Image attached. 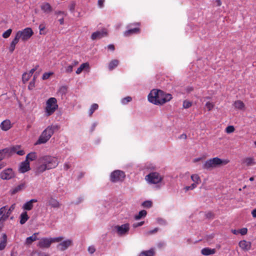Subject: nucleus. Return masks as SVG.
Instances as JSON below:
<instances>
[{
  "label": "nucleus",
  "mask_w": 256,
  "mask_h": 256,
  "mask_svg": "<svg viewBox=\"0 0 256 256\" xmlns=\"http://www.w3.org/2000/svg\"><path fill=\"white\" fill-rule=\"evenodd\" d=\"M229 162L230 160H222L218 157H216L206 160L203 164L202 168L207 170H212L219 166L225 165Z\"/></svg>",
  "instance_id": "nucleus-1"
},
{
  "label": "nucleus",
  "mask_w": 256,
  "mask_h": 256,
  "mask_svg": "<svg viewBox=\"0 0 256 256\" xmlns=\"http://www.w3.org/2000/svg\"><path fill=\"white\" fill-rule=\"evenodd\" d=\"M140 24L138 22L129 24L126 26L128 30L124 32V36L126 37H128L132 34H139L140 32Z\"/></svg>",
  "instance_id": "nucleus-2"
},
{
  "label": "nucleus",
  "mask_w": 256,
  "mask_h": 256,
  "mask_svg": "<svg viewBox=\"0 0 256 256\" xmlns=\"http://www.w3.org/2000/svg\"><path fill=\"white\" fill-rule=\"evenodd\" d=\"M34 32L30 28H26L22 30L18 31L16 36L20 40L22 39V41H26L30 38L32 36Z\"/></svg>",
  "instance_id": "nucleus-3"
},
{
  "label": "nucleus",
  "mask_w": 256,
  "mask_h": 256,
  "mask_svg": "<svg viewBox=\"0 0 256 256\" xmlns=\"http://www.w3.org/2000/svg\"><path fill=\"white\" fill-rule=\"evenodd\" d=\"M126 177L125 174L124 172L120 170H116L110 174V180L113 182H122Z\"/></svg>",
  "instance_id": "nucleus-4"
},
{
  "label": "nucleus",
  "mask_w": 256,
  "mask_h": 256,
  "mask_svg": "<svg viewBox=\"0 0 256 256\" xmlns=\"http://www.w3.org/2000/svg\"><path fill=\"white\" fill-rule=\"evenodd\" d=\"M148 100L156 105H162L169 102L172 97H148Z\"/></svg>",
  "instance_id": "nucleus-5"
},
{
  "label": "nucleus",
  "mask_w": 256,
  "mask_h": 256,
  "mask_svg": "<svg viewBox=\"0 0 256 256\" xmlns=\"http://www.w3.org/2000/svg\"><path fill=\"white\" fill-rule=\"evenodd\" d=\"M146 179L152 184H156L162 181V178L158 172H152L146 176Z\"/></svg>",
  "instance_id": "nucleus-6"
},
{
  "label": "nucleus",
  "mask_w": 256,
  "mask_h": 256,
  "mask_svg": "<svg viewBox=\"0 0 256 256\" xmlns=\"http://www.w3.org/2000/svg\"><path fill=\"white\" fill-rule=\"evenodd\" d=\"M15 177V173L11 168L2 170L0 174V178L4 180H10Z\"/></svg>",
  "instance_id": "nucleus-7"
},
{
  "label": "nucleus",
  "mask_w": 256,
  "mask_h": 256,
  "mask_svg": "<svg viewBox=\"0 0 256 256\" xmlns=\"http://www.w3.org/2000/svg\"><path fill=\"white\" fill-rule=\"evenodd\" d=\"M58 108L57 100L54 97L49 98V116L52 114Z\"/></svg>",
  "instance_id": "nucleus-8"
},
{
  "label": "nucleus",
  "mask_w": 256,
  "mask_h": 256,
  "mask_svg": "<svg viewBox=\"0 0 256 256\" xmlns=\"http://www.w3.org/2000/svg\"><path fill=\"white\" fill-rule=\"evenodd\" d=\"M114 228L116 230L118 234L119 235H123L128 233V232L130 230V224L126 223L122 226H116Z\"/></svg>",
  "instance_id": "nucleus-9"
},
{
  "label": "nucleus",
  "mask_w": 256,
  "mask_h": 256,
  "mask_svg": "<svg viewBox=\"0 0 256 256\" xmlns=\"http://www.w3.org/2000/svg\"><path fill=\"white\" fill-rule=\"evenodd\" d=\"M107 36V32L106 30H102L100 31H96L92 34L91 38L92 40L100 39Z\"/></svg>",
  "instance_id": "nucleus-10"
},
{
  "label": "nucleus",
  "mask_w": 256,
  "mask_h": 256,
  "mask_svg": "<svg viewBox=\"0 0 256 256\" xmlns=\"http://www.w3.org/2000/svg\"><path fill=\"white\" fill-rule=\"evenodd\" d=\"M238 246L242 250L247 252L251 249L252 243L246 240H242L238 242Z\"/></svg>",
  "instance_id": "nucleus-11"
},
{
  "label": "nucleus",
  "mask_w": 256,
  "mask_h": 256,
  "mask_svg": "<svg viewBox=\"0 0 256 256\" xmlns=\"http://www.w3.org/2000/svg\"><path fill=\"white\" fill-rule=\"evenodd\" d=\"M148 96H172V95L170 94L164 93L160 90L153 89L150 92Z\"/></svg>",
  "instance_id": "nucleus-12"
},
{
  "label": "nucleus",
  "mask_w": 256,
  "mask_h": 256,
  "mask_svg": "<svg viewBox=\"0 0 256 256\" xmlns=\"http://www.w3.org/2000/svg\"><path fill=\"white\" fill-rule=\"evenodd\" d=\"M47 129H45L39 137L38 141L35 143L34 145L40 144H42L46 143L48 140V135H47Z\"/></svg>",
  "instance_id": "nucleus-13"
},
{
  "label": "nucleus",
  "mask_w": 256,
  "mask_h": 256,
  "mask_svg": "<svg viewBox=\"0 0 256 256\" xmlns=\"http://www.w3.org/2000/svg\"><path fill=\"white\" fill-rule=\"evenodd\" d=\"M30 162L28 160H26L20 163L19 171L22 173H24L29 170H30Z\"/></svg>",
  "instance_id": "nucleus-14"
},
{
  "label": "nucleus",
  "mask_w": 256,
  "mask_h": 256,
  "mask_svg": "<svg viewBox=\"0 0 256 256\" xmlns=\"http://www.w3.org/2000/svg\"><path fill=\"white\" fill-rule=\"evenodd\" d=\"M72 240H66L64 241L63 242L59 244L57 246V248L58 250L64 251L67 249L68 246L72 245Z\"/></svg>",
  "instance_id": "nucleus-15"
},
{
  "label": "nucleus",
  "mask_w": 256,
  "mask_h": 256,
  "mask_svg": "<svg viewBox=\"0 0 256 256\" xmlns=\"http://www.w3.org/2000/svg\"><path fill=\"white\" fill-rule=\"evenodd\" d=\"M175 91L177 92L178 94H187L188 92L193 90L192 88H185L184 87H178L176 86L175 89Z\"/></svg>",
  "instance_id": "nucleus-16"
},
{
  "label": "nucleus",
  "mask_w": 256,
  "mask_h": 256,
  "mask_svg": "<svg viewBox=\"0 0 256 256\" xmlns=\"http://www.w3.org/2000/svg\"><path fill=\"white\" fill-rule=\"evenodd\" d=\"M26 188V184L23 182L19 184L18 186L12 188L10 190V194L11 195L15 194H16L22 190Z\"/></svg>",
  "instance_id": "nucleus-17"
},
{
  "label": "nucleus",
  "mask_w": 256,
  "mask_h": 256,
  "mask_svg": "<svg viewBox=\"0 0 256 256\" xmlns=\"http://www.w3.org/2000/svg\"><path fill=\"white\" fill-rule=\"evenodd\" d=\"M38 234V233L36 232L32 236L27 238L24 244L28 246H30L34 242L38 240L36 236Z\"/></svg>",
  "instance_id": "nucleus-18"
},
{
  "label": "nucleus",
  "mask_w": 256,
  "mask_h": 256,
  "mask_svg": "<svg viewBox=\"0 0 256 256\" xmlns=\"http://www.w3.org/2000/svg\"><path fill=\"white\" fill-rule=\"evenodd\" d=\"M37 202V200L36 199H32L29 200L28 202H27L26 203H25L22 208L26 210H31L33 208V204L34 202Z\"/></svg>",
  "instance_id": "nucleus-19"
},
{
  "label": "nucleus",
  "mask_w": 256,
  "mask_h": 256,
  "mask_svg": "<svg viewBox=\"0 0 256 256\" xmlns=\"http://www.w3.org/2000/svg\"><path fill=\"white\" fill-rule=\"evenodd\" d=\"M0 128L4 131L8 130L11 128V123L10 120H6L3 121L0 124Z\"/></svg>",
  "instance_id": "nucleus-20"
},
{
  "label": "nucleus",
  "mask_w": 256,
  "mask_h": 256,
  "mask_svg": "<svg viewBox=\"0 0 256 256\" xmlns=\"http://www.w3.org/2000/svg\"><path fill=\"white\" fill-rule=\"evenodd\" d=\"M58 164V158L49 156V169L56 168Z\"/></svg>",
  "instance_id": "nucleus-21"
},
{
  "label": "nucleus",
  "mask_w": 256,
  "mask_h": 256,
  "mask_svg": "<svg viewBox=\"0 0 256 256\" xmlns=\"http://www.w3.org/2000/svg\"><path fill=\"white\" fill-rule=\"evenodd\" d=\"M38 246L42 248H48V238H42L40 239L38 244Z\"/></svg>",
  "instance_id": "nucleus-22"
},
{
  "label": "nucleus",
  "mask_w": 256,
  "mask_h": 256,
  "mask_svg": "<svg viewBox=\"0 0 256 256\" xmlns=\"http://www.w3.org/2000/svg\"><path fill=\"white\" fill-rule=\"evenodd\" d=\"M201 252L203 255L208 256L215 254L216 250L214 248L211 249L208 248H206L202 250Z\"/></svg>",
  "instance_id": "nucleus-23"
},
{
  "label": "nucleus",
  "mask_w": 256,
  "mask_h": 256,
  "mask_svg": "<svg viewBox=\"0 0 256 256\" xmlns=\"http://www.w3.org/2000/svg\"><path fill=\"white\" fill-rule=\"evenodd\" d=\"M18 41H19V39L16 35L14 38L11 42L10 46L9 48V50L11 53H12L14 51V50L15 49L16 45L18 43Z\"/></svg>",
  "instance_id": "nucleus-24"
},
{
  "label": "nucleus",
  "mask_w": 256,
  "mask_h": 256,
  "mask_svg": "<svg viewBox=\"0 0 256 256\" xmlns=\"http://www.w3.org/2000/svg\"><path fill=\"white\" fill-rule=\"evenodd\" d=\"M6 206H3L0 208V222L6 220Z\"/></svg>",
  "instance_id": "nucleus-25"
},
{
  "label": "nucleus",
  "mask_w": 256,
  "mask_h": 256,
  "mask_svg": "<svg viewBox=\"0 0 256 256\" xmlns=\"http://www.w3.org/2000/svg\"><path fill=\"white\" fill-rule=\"evenodd\" d=\"M28 218L29 217L26 212H22L20 216V224H24L28 220Z\"/></svg>",
  "instance_id": "nucleus-26"
},
{
  "label": "nucleus",
  "mask_w": 256,
  "mask_h": 256,
  "mask_svg": "<svg viewBox=\"0 0 256 256\" xmlns=\"http://www.w3.org/2000/svg\"><path fill=\"white\" fill-rule=\"evenodd\" d=\"M2 238L3 240H2L0 242V250H3L6 244V242H7V236L6 234H2Z\"/></svg>",
  "instance_id": "nucleus-27"
},
{
  "label": "nucleus",
  "mask_w": 256,
  "mask_h": 256,
  "mask_svg": "<svg viewBox=\"0 0 256 256\" xmlns=\"http://www.w3.org/2000/svg\"><path fill=\"white\" fill-rule=\"evenodd\" d=\"M154 251L153 249H150L148 250L142 251L140 252L139 256H154Z\"/></svg>",
  "instance_id": "nucleus-28"
},
{
  "label": "nucleus",
  "mask_w": 256,
  "mask_h": 256,
  "mask_svg": "<svg viewBox=\"0 0 256 256\" xmlns=\"http://www.w3.org/2000/svg\"><path fill=\"white\" fill-rule=\"evenodd\" d=\"M119 64V61L117 60H112L108 65V69L110 70H112L115 68H116Z\"/></svg>",
  "instance_id": "nucleus-29"
},
{
  "label": "nucleus",
  "mask_w": 256,
  "mask_h": 256,
  "mask_svg": "<svg viewBox=\"0 0 256 256\" xmlns=\"http://www.w3.org/2000/svg\"><path fill=\"white\" fill-rule=\"evenodd\" d=\"M242 163H246L247 166H250L255 164L254 159L252 158H246L242 160Z\"/></svg>",
  "instance_id": "nucleus-30"
},
{
  "label": "nucleus",
  "mask_w": 256,
  "mask_h": 256,
  "mask_svg": "<svg viewBox=\"0 0 256 256\" xmlns=\"http://www.w3.org/2000/svg\"><path fill=\"white\" fill-rule=\"evenodd\" d=\"M67 91H68V87L66 86H60L59 88V89L58 91V95H61V96L65 95L66 94Z\"/></svg>",
  "instance_id": "nucleus-31"
},
{
  "label": "nucleus",
  "mask_w": 256,
  "mask_h": 256,
  "mask_svg": "<svg viewBox=\"0 0 256 256\" xmlns=\"http://www.w3.org/2000/svg\"><path fill=\"white\" fill-rule=\"evenodd\" d=\"M59 129V126L58 125L52 126L50 128H49V139L52 136V135L56 132L58 131Z\"/></svg>",
  "instance_id": "nucleus-32"
},
{
  "label": "nucleus",
  "mask_w": 256,
  "mask_h": 256,
  "mask_svg": "<svg viewBox=\"0 0 256 256\" xmlns=\"http://www.w3.org/2000/svg\"><path fill=\"white\" fill-rule=\"evenodd\" d=\"M147 214V212L146 210H140L138 215L134 216V218L136 220H138L142 217H145Z\"/></svg>",
  "instance_id": "nucleus-33"
},
{
  "label": "nucleus",
  "mask_w": 256,
  "mask_h": 256,
  "mask_svg": "<svg viewBox=\"0 0 256 256\" xmlns=\"http://www.w3.org/2000/svg\"><path fill=\"white\" fill-rule=\"evenodd\" d=\"M37 158L36 154L35 152H32L27 154L26 159L31 161L35 160Z\"/></svg>",
  "instance_id": "nucleus-34"
},
{
  "label": "nucleus",
  "mask_w": 256,
  "mask_h": 256,
  "mask_svg": "<svg viewBox=\"0 0 256 256\" xmlns=\"http://www.w3.org/2000/svg\"><path fill=\"white\" fill-rule=\"evenodd\" d=\"M89 66V64L88 63H83L78 68L77 70H76V73L77 74H80L86 68H88Z\"/></svg>",
  "instance_id": "nucleus-35"
},
{
  "label": "nucleus",
  "mask_w": 256,
  "mask_h": 256,
  "mask_svg": "<svg viewBox=\"0 0 256 256\" xmlns=\"http://www.w3.org/2000/svg\"><path fill=\"white\" fill-rule=\"evenodd\" d=\"M49 205H50L53 208H58L60 206V204L57 200L51 198L50 200H49Z\"/></svg>",
  "instance_id": "nucleus-36"
},
{
  "label": "nucleus",
  "mask_w": 256,
  "mask_h": 256,
  "mask_svg": "<svg viewBox=\"0 0 256 256\" xmlns=\"http://www.w3.org/2000/svg\"><path fill=\"white\" fill-rule=\"evenodd\" d=\"M9 151L8 148L0 150V162L5 158L6 154L8 153Z\"/></svg>",
  "instance_id": "nucleus-37"
},
{
  "label": "nucleus",
  "mask_w": 256,
  "mask_h": 256,
  "mask_svg": "<svg viewBox=\"0 0 256 256\" xmlns=\"http://www.w3.org/2000/svg\"><path fill=\"white\" fill-rule=\"evenodd\" d=\"M234 105L236 108L242 110L244 107V104L242 101L237 100L234 102Z\"/></svg>",
  "instance_id": "nucleus-38"
},
{
  "label": "nucleus",
  "mask_w": 256,
  "mask_h": 256,
  "mask_svg": "<svg viewBox=\"0 0 256 256\" xmlns=\"http://www.w3.org/2000/svg\"><path fill=\"white\" fill-rule=\"evenodd\" d=\"M191 179L196 184H199L201 182L200 176L196 174H192L191 176Z\"/></svg>",
  "instance_id": "nucleus-39"
},
{
  "label": "nucleus",
  "mask_w": 256,
  "mask_h": 256,
  "mask_svg": "<svg viewBox=\"0 0 256 256\" xmlns=\"http://www.w3.org/2000/svg\"><path fill=\"white\" fill-rule=\"evenodd\" d=\"M38 163L39 164H48V156H41L38 159Z\"/></svg>",
  "instance_id": "nucleus-40"
},
{
  "label": "nucleus",
  "mask_w": 256,
  "mask_h": 256,
  "mask_svg": "<svg viewBox=\"0 0 256 256\" xmlns=\"http://www.w3.org/2000/svg\"><path fill=\"white\" fill-rule=\"evenodd\" d=\"M63 239L64 238L62 236H59L55 238H49V246L51 244V243L59 242L62 241Z\"/></svg>",
  "instance_id": "nucleus-41"
},
{
  "label": "nucleus",
  "mask_w": 256,
  "mask_h": 256,
  "mask_svg": "<svg viewBox=\"0 0 256 256\" xmlns=\"http://www.w3.org/2000/svg\"><path fill=\"white\" fill-rule=\"evenodd\" d=\"M152 202L150 200H146L142 204V206L146 208H150L152 206Z\"/></svg>",
  "instance_id": "nucleus-42"
},
{
  "label": "nucleus",
  "mask_w": 256,
  "mask_h": 256,
  "mask_svg": "<svg viewBox=\"0 0 256 256\" xmlns=\"http://www.w3.org/2000/svg\"><path fill=\"white\" fill-rule=\"evenodd\" d=\"M32 76L28 73L25 72L22 74V82L24 83L27 82Z\"/></svg>",
  "instance_id": "nucleus-43"
},
{
  "label": "nucleus",
  "mask_w": 256,
  "mask_h": 256,
  "mask_svg": "<svg viewBox=\"0 0 256 256\" xmlns=\"http://www.w3.org/2000/svg\"><path fill=\"white\" fill-rule=\"evenodd\" d=\"M40 165L38 168V172H44L47 168V164H40Z\"/></svg>",
  "instance_id": "nucleus-44"
},
{
  "label": "nucleus",
  "mask_w": 256,
  "mask_h": 256,
  "mask_svg": "<svg viewBox=\"0 0 256 256\" xmlns=\"http://www.w3.org/2000/svg\"><path fill=\"white\" fill-rule=\"evenodd\" d=\"M36 78V74H35L34 76V78L30 82L29 85L28 86V88L29 90H32L35 86V79Z\"/></svg>",
  "instance_id": "nucleus-45"
},
{
  "label": "nucleus",
  "mask_w": 256,
  "mask_h": 256,
  "mask_svg": "<svg viewBox=\"0 0 256 256\" xmlns=\"http://www.w3.org/2000/svg\"><path fill=\"white\" fill-rule=\"evenodd\" d=\"M40 34H45L46 32L45 30V24H42L39 26Z\"/></svg>",
  "instance_id": "nucleus-46"
},
{
  "label": "nucleus",
  "mask_w": 256,
  "mask_h": 256,
  "mask_svg": "<svg viewBox=\"0 0 256 256\" xmlns=\"http://www.w3.org/2000/svg\"><path fill=\"white\" fill-rule=\"evenodd\" d=\"M98 104H94L90 108V116H92V114L94 113V111L95 110H96V109H98Z\"/></svg>",
  "instance_id": "nucleus-47"
},
{
  "label": "nucleus",
  "mask_w": 256,
  "mask_h": 256,
  "mask_svg": "<svg viewBox=\"0 0 256 256\" xmlns=\"http://www.w3.org/2000/svg\"><path fill=\"white\" fill-rule=\"evenodd\" d=\"M16 207V204H12L9 208V209L8 210L6 213V218H8L10 214H11L12 212L15 208Z\"/></svg>",
  "instance_id": "nucleus-48"
},
{
  "label": "nucleus",
  "mask_w": 256,
  "mask_h": 256,
  "mask_svg": "<svg viewBox=\"0 0 256 256\" xmlns=\"http://www.w3.org/2000/svg\"><path fill=\"white\" fill-rule=\"evenodd\" d=\"M12 30L10 28L6 30L2 34L3 38H8L10 36V34L12 33Z\"/></svg>",
  "instance_id": "nucleus-49"
},
{
  "label": "nucleus",
  "mask_w": 256,
  "mask_h": 256,
  "mask_svg": "<svg viewBox=\"0 0 256 256\" xmlns=\"http://www.w3.org/2000/svg\"><path fill=\"white\" fill-rule=\"evenodd\" d=\"M235 129L233 126H229L226 127V131L227 133L230 134L233 132L234 131Z\"/></svg>",
  "instance_id": "nucleus-50"
},
{
  "label": "nucleus",
  "mask_w": 256,
  "mask_h": 256,
  "mask_svg": "<svg viewBox=\"0 0 256 256\" xmlns=\"http://www.w3.org/2000/svg\"><path fill=\"white\" fill-rule=\"evenodd\" d=\"M20 148V146H13L11 148L9 149L10 151L8 153H14L18 151L17 150L19 149Z\"/></svg>",
  "instance_id": "nucleus-51"
},
{
  "label": "nucleus",
  "mask_w": 256,
  "mask_h": 256,
  "mask_svg": "<svg viewBox=\"0 0 256 256\" xmlns=\"http://www.w3.org/2000/svg\"><path fill=\"white\" fill-rule=\"evenodd\" d=\"M192 106V102L189 101L184 100L183 102V107L185 108H189Z\"/></svg>",
  "instance_id": "nucleus-52"
},
{
  "label": "nucleus",
  "mask_w": 256,
  "mask_h": 256,
  "mask_svg": "<svg viewBox=\"0 0 256 256\" xmlns=\"http://www.w3.org/2000/svg\"><path fill=\"white\" fill-rule=\"evenodd\" d=\"M214 104L212 103L208 102L206 104V106L208 108V110H212L214 108Z\"/></svg>",
  "instance_id": "nucleus-53"
},
{
  "label": "nucleus",
  "mask_w": 256,
  "mask_h": 256,
  "mask_svg": "<svg viewBox=\"0 0 256 256\" xmlns=\"http://www.w3.org/2000/svg\"><path fill=\"white\" fill-rule=\"evenodd\" d=\"M196 184L195 183L192 184L190 186H186L184 188V190L186 191H188L190 190H193L195 188H196Z\"/></svg>",
  "instance_id": "nucleus-54"
},
{
  "label": "nucleus",
  "mask_w": 256,
  "mask_h": 256,
  "mask_svg": "<svg viewBox=\"0 0 256 256\" xmlns=\"http://www.w3.org/2000/svg\"><path fill=\"white\" fill-rule=\"evenodd\" d=\"M132 100V97H125L122 100V102L124 104L128 103Z\"/></svg>",
  "instance_id": "nucleus-55"
},
{
  "label": "nucleus",
  "mask_w": 256,
  "mask_h": 256,
  "mask_svg": "<svg viewBox=\"0 0 256 256\" xmlns=\"http://www.w3.org/2000/svg\"><path fill=\"white\" fill-rule=\"evenodd\" d=\"M239 232L242 235H245L248 232V229L246 228H242L239 230Z\"/></svg>",
  "instance_id": "nucleus-56"
},
{
  "label": "nucleus",
  "mask_w": 256,
  "mask_h": 256,
  "mask_svg": "<svg viewBox=\"0 0 256 256\" xmlns=\"http://www.w3.org/2000/svg\"><path fill=\"white\" fill-rule=\"evenodd\" d=\"M144 221H142V222H139L134 223L132 224V226L134 228H136L137 227L140 226L144 224Z\"/></svg>",
  "instance_id": "nucleus-57"
},
{
  "label": "nucleus",
  "mask_w": 256,
  "mask_h": 256,
  "mask_svg": "<svg viewBox=\"0 0 256 256\" xmlns=\"http://www.w3.org/2000/svg\"><path fill=\"white\" fill-rule=\"evenodd\" d=\"M206 218L209 219L213 218L214 217V214L211 212H209L206 214Z\"/></svg>",
  "instance_id": "nucleus-58"
},
{
  "label": "nucleus",
  "mask_w": 256,
  "mask_h": 256,
  "mask_svg": "<svg viewBox=\"0 0 256 256\" xmlns=\"http://www.w3.org/2000/svg\"><path fill=\"white\" fill-rule=\"evenodd\" d=\"M88 251L90 254H92L96 251V249L94 246H90L88 248Z\"/></svg>",
  "instance_id": "nucleus-59"
},
{
  "label": "nucleus",
  "mask_w": 256,
  "mask_h": 256,
  "mask_svg": "<svg viewBox=\"0 0 256 256\" xmlns=\"http://www.w3.org/2000/svg\"><path fill=\"white\" fill-rule=\"evenodd\" d=\"M104 0H98V4L100 8H102L104 6Z\"/></svg>",
  "instance_id": "nucleus-60"
},
{
  "label": "nucleus",
  "mask_w": 256,
  "mask_h": 256,
  "mask_svg": "<svg viewBox=\"0 0 256 256\" xmlns=\"http://www.w3.org/2000/svg\"><path fill=\"white\" fill-rule=\"evenodd\" d=\"M20 98H21L20 100H19V99H18V97L16 98V100L18 102L20 106H21L22 105V100H24L25 101L26 97L23 96V97H20Z\"/></svg>",
  "instance_id": "nucleus-61"
},
{
  "label": "nucleus",
  "mask_w": 256,
  "mask_h": 256,
  "mask_svg": "<svg viewBox=\"0 0 256 256\" xmlns=\"http://www.w3.org/2000/svg\"><path fill=\"white\" fill-rule=\"evenodd\" d=\"M73 66L72 65H70L67 66L66 68V71L68 72H70L72 71Z\"/></svg>",
  "instance_id": "nucleus-62"
},
{
  "label": "nucleus",
  "mask_w": 256,
  "mask_h": 256,
  "mask_svg": "<svg viewBox=\"0 0 256 256\" xmlns=\"http://www.w3.org/2000/svg\"><path fill=\"white\" fill-rule=\"evenodd\" d=\"M38 66H36L34 68H32L28 73L32 76L33 73L38 69Z\"/></svg>",
  "instance_id": "nucleus-63"
},
{
  "label": "nucleus",
  "mask_w": 256,
  "mask_h": 256,
  "mask_svg": "<svg viewBox=\"0 0 256 256\" xmlns=\"http://www.w3.org/2000/svg\"><path fill=\"white\" fill-rule=\"evenodd\" d=\"M158 222L160 224H165L166 223V221L162 218H158Z\"/></svg>",
  "instance_id": "nucleus-64"
}]
</instances>
